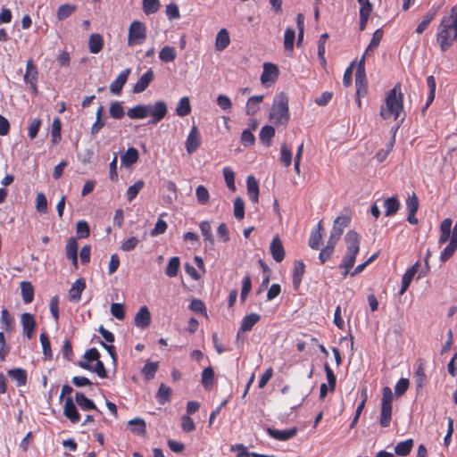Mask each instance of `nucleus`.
Instances as JSON below:
<instances>
[{
    "instance_id": "nucleus-1",
    "label": "nucleus",
    "mask_w": 457,
    "mask_h": 457,
    "mask_svg": "<svg viewBox=\"0 0 457 457\" xmlns=\"http://www.w3.org/2000/svg\"><path fill=\"white\" fill-rule=\"evenodd\" d=\"M453 7L449 14L444 15L437 27L436 41L442 52L447 51L457 42V14Z\"/></svg>"
},
{
    "instance_id": "nucleus-2",
    "label": "nucleus",
    "mask_w": 457,
    "mask_h": 457,
    "mask_svg": "<svg viewBox=\"0 0 457 457\" xmlns=\"http://www.w3.org/2000/svg\"><path fill=\"white\" fill-rule=\"evenodd\" d=\"M168 112L167 104L163 101H157L154 105L151 104H137L127 112L129 118L132 120L145 119L148 115L151 120L148 124H157L160 122Z\"/></svg>"
},
{
    "instance_id": "nucleus-3",
    "label": "nucleus",
    "mask_w": 457,
    "mask_h": 457,
    "mask_svg": "<svg viewBox=\"0 0 457 457\" xmlns=\"http://www.w3.org/2000/svg\"><path fill=\"white\" fill-rule=\"evenodd\" d=\"M403 96L400 92V85L396 84L386 95L385 106L381 107L380 115L384 120L394 117L397 120L403 111Z\"/></svg>"
},
{
    "instance_id": "nucleus-4",
    "label": "nucleus",
    "mask_w": 457,
    "mask_h": 457,
    "mask_svg": "<svg viewBox=\"0 0 457 457\" xmlns=\"http://www.w3.org/2000/svg\"><path fill=\"white\" fill-rule=\"evenodd\" d=\"M289 99L288 96L281 92L274 96L273 103L270 111L269 120L275 125L286 126L289 120Z\"/></svg>"
},
{
    "instance_id": "nucleus-5",
    "label": "nucleus",
    "mask_w": 457,
    "mask_h": 457,
    "mask_svg": "<svg viewBox=\"0 0 457 457\" xmlns=\"http://www.w3.org/2000/svg\"><path fill=\"white\" fill-rule=\"evenodd\" d=\"M146 38V28L145 24L139 21L131 22L129 29L128 45H141Z\"/></svg>"
},
{
    "instance_id": "nucleus-6",
    "label": "nucleus",
    "mask_w": 457,
    "mask_h": 457,
    "mask_svg": "<svg viewBox=\"0 0 457 457\" xmlns=\"http://www.w3.org/2000/svg\"><path fill=\"white\" fill-rule=\"evenodd\" d=\"M202 142L200 132L195 125H193L185 142L186 151L188 154H194Z\"/></svg>"
},
{
    "instance_id": "nucleus-7",
    "label": "nucleus",
    "mask_w": 457,
    "mask_h": 457,
    "mask_svg": "<svg viewBox=\"0 0 457 457\" xmlns=\"http://www.w3.org/2000/svg\"><path fill=\"white\" fill-rule=\"evenodd\" d=\"M278 73L279 71L277 65L270 62H265L261 75L262 83L264 85L268 83H274L278 77Z\"/></svg>"
},
{
    "instance_id": "nucleus-8",
    "label": "nucleus",
    "mask_w": 457,
    "mask_h": 457,
    "mask_svg": "<svg viewBox=\"0 0 457 457\" xmlns=\"http://www.w3.org/2000/svg\"><path fill=\"white\" fill-rule=\"evenodd\" d=\"M154 74L152 69H149L145 73H144L139 79L136 82L133 87V93L139 94L144 92L150 83L154 80Z\"/></svg>"
},
{
    "instance_id": "nucleus-9",
    "label": "nucleus",
    "mask_w": 457,
    "mask_h": 457,
    "mask_svg": "<svg viewBox=\"0 0 457 457\" xmlns=\"http://www.w3.org/2000/svg\"><path fill=\"white\" fill-rule=\"evenodd\" d=\"M134 323L137 327L144 329L151 323V313L146 306H142L136 313Z\"/></svg>"
},
{
    "instance_id": "nucleus-10",
    "label": "nucleus",
    "mask_w": 457,
    "mask_h": 457,
    "mask_svg": "<svg viewBox=\"0 0 457 457\" xmlns=\"http://www.w3.org/2000/svg\"><path fill=\"white\" fill-rule=\"evenodd\" d=\"M270 253L272 258L277 262H280L285 257V250L283 244L278 236H275L270 245Z\"/></svg>"
},
{
    "instance_id": "nucleus-11",
    "label": "nucleus",
    "mask_w": 457,
    "mask_h": 457,
    "mask_svg": "<svg viewBox=\"0 0 457 457\" xmlns=\"http://www.w3.org/2000/svg\"><path fill=\"white\" fill-rule=\"evenodd\" d=\"M130 74V69H126L121 71L118 77L111 83L110 91L114 95H120L122 87L126 84L128 78Z\"/></svg>"
},
{
    "instance_id": "nucleus-12",
    "label": "nucleus",
    "mask_w": 457,
    "mask_h": 457,
    "mask_svg": "<svg viewBox=\"0 0 457 457\" xmlns=\"http://www.w3.org/2000/svg\"><path fill=\"white\" fill-rule=\"evenodd\" d=\"M63 412L65 417L72 423H78L80 420V415L78 412L77 407L73 403L71 397H67L64 403Z\"/></svg>"
},
{
    "instance_id": "nucleus-13",
    "label": "nucleus",
    "mask_w": 457,
    "mask_h": 457,
    "mask_svg": "<svg viewBox=\"0 0 457 457\" xmlns=\"http://www.w3.org/2000/svg\"><path fill=\"white\" fill-rule=\"evenodd\" d=\"M267 433L269 436H270L272 438L279 440V441H286L292 437H294L297 433V428L294 427L290 429L286 430H278L271 428H267Z\"/></svg>"
},
{
    "instance_id": "nucleus-14",
    "label": "nucleus",
    "mask_w": 457,
    "mask_h": 457,
    "mask_svg": "<svg viewBox=\"0 0 457 457\" xmlns=\"http://www.w3.org/2000/svg\"><path fill=\"white\" fill-rule=\"evenodd\" d=\"M86 288L84 278H78L69 290V299L71 302L77 303L81 298V294Z\"/></svg>"
},
{
    "instance_id": "nucleus-15",
    "label": "nucleus",
    "mask_w": 457,
    "mask_h": 457,
    "mask_svg": "<svg viewBox=\"0 0 457 457\" xmlns=\"http://www.w3.org/2000/svg\"><path fill=\"white\" fill-rule=\"evenodd\" d=\"M21 321L23 328V333L26 337L30 339L33 335V331L36 328V320L31 313L25 312L21 314Z\"/></svg>"
},
{
    "instance_id": "nucleus-16",
    "label": "nucleus",
    "mask_w": 457,
    "mask_h": 457,
    "mask_svg": "<svg viewBox=\"0 0 457 457\" xmlns=\"http://www.w3.org/2000/svg\"><path fill=\"white\" fill-rule=\"evenodd\" d=\"M404 118L403 117L399 122V124L397 126H395V128L392 129V137L389 141V143L387 144L386 145V149L385 150H379L377 154H376V159L378 160V162H382L383 161H385L388 155V154L392 151L393 147H394V145H395V134L398 130V129L400 128V125L402 124V122L403 121Z\"/></svg>"
},
{
    "instance_id": "nucleus-17",
    "label": "nucleus",
    "mask_w": 457,
    "mask_h": 457,
    "mask_svg": "<svg viewBox=\"0 0 457 457\" xmlns=\"http://www.w3.org/2000/svg\"><path fill=\"white\" fill-rule=\"evenodd\" d=\"M345 240L346 243V251L358 252L360 251V237L354 230H349L345 236Z\"/></svg>"
},
{
    "instance_id": "nucleus-18",
    "label": "nucleus",
    "mask_w": 457,
    "mask_h": 457,
    "mask_svg": "<svg viewBox=\"0 0 457 457\" xmlns=\"http://www.w3.org/2000/svg\"><path fill=\"white\" fill-rule=\"evenodd\" d=\"M246 187L250 200L257 204L259 199V184L253 175L247 177Z\"/></svg>"
},
{
    "instance_id": "nucleus-19",
    "label": "nucleus",
    "mask_w": 457,
    "mask_h": 457,
    "mask_svg": "<svg viewBox=\"0 0 457 457\" xmlns=\"http://www.w3.org/2000/svg\"><path fill=\"white\" fill-rule=\"evenodd\" d=\"M230 44L229 33L226 29H221L216 35L215 49L217 51H223Z\"/></svg>"
},
{
    "instance_id": "nucleus-20",
    "label": "nucleus",
    "mask_w": 457,
    "mask_h": 457,
    "mask_svg": "<svg viewBox=\"0 0 457 457\" xmlns=\"http://www.w3.org/2000/svg\"><path fill=\"white\" fill-rule=\"evenodd\" d=\"M453 221L450 218L445 219L440 224V237L438 239L439 245L445 244L448 240L451 239V229H452Z\"/></svg>"
},
{
    "instance_id": "nucleus-21",
    "label": "nucleus",
    "mask_w": 457,
    "mask_h": 457,
    "mask_svg": "<svg viewBox=\"0 0 457 457\" xmlns=\"http://www.w3.org/2000/svg\"><path fill=\"white\" fill-rule=\"evenodd\" d=\"M139 158L138 151L134 147H129L120 157L121 165L129 167L136 163Z\"/></svg>"
},
{
    "instance_id": "nucleus-22",
    "label": "nucleus",
    "mask_w": 457,
    "mask_h": 457,
    "mask_svg": "<svg viewBox=\"0 0 457 457\" xmlns=\"http://www.w3.org/2000/svg\"><path fill=\"white\" fill-rule=\"evenodd\" d=\"M275 136V129L270 125H265L262 128L259 138L262 144L269 147L271 145L272 138Z\"/></svg>"
},
{
    "instance_id": "nucleus-23",
    "label": "nucleus",
    "mask_w": 457,
    "mask_h": 457,
    "mask_svg": "<svg viewBox=\"0 0 457 457\" xmlns=\"http://www.w3.org/2000/svg\"><path fill=\"white\" fill-rule=\"evenodd\" d=\"M129 427L133 434L137 436H145L146 433L145 421L141 418H135L128 422Z\"/></svg>"
},
{
    "instance_id": "nucleus-24",
    "label": "nucleus",
    "mask_w": 457,
    "mask_h": 457,
    "mask_svg": "<svg viewBox=\"0 0 457 457\" xmlns=\"http://www.w3.org/2000/svg\"><path fill=\"white\" fill-rule=\"evenodd\" d=\"M24 81L29 84L37 82V70L33 63L32 59H29L26 63V72L24 74Z\"/></svg>"
},
{
    "instance_id": "nucleus-25",
    "label": "nucleus",
    "mask_w": 457,
    "mask_h": 457,
    "mask_svg": "<svg viewBox=\"0 0 457 457\" xmlns=\"http://www.w3.org/2000/svg\"><path fill=\"white\" fill-rule=\"evenodd\" d=\"M75 401L82 410H85V411L96 410L101 413V411L96 408L94 402L92 400H90L89 398L86 397L83 393L77 392L75 394Z\"/></svg>"
},
{
    "instance_id": "nucleus-26",
    "label": "nucleus",
    "mask_w": 457,
    "mask_h": 457,
    "mask_svg": "<svg viewBox=\"0 0 457 457\" xmlns=\"http://www.w3.org/2000/svg\"><path fill=\"white\" fill-rule=\"evenodd\" d=\"M199 227L204 237L205 246L212 248L214 244V239L212 234V228L210 222L207 220L202 221Z\"/></svg>"
},
{
    "instance_id": "nucleus-27",
    "label": "nucleus",
    "mask_w": 457,
    "mask_h": 457,
    "mask_svg": "<svg viewBox=\"0 0 457 457\" xmlns=\"http://www.w3.org/2000/svg\"><path fill=\"white\" fill-rule=\"evenodd\" d=\"M104 46L103 37L100 34H91L88 40V49L91 54H98Z\"/></svg>"
},
{
    "instance_id": "nucleus-28",
    "label": "nucleus",
    "mask_w": 457,
    "mask_h": 457,
    "mask_svg": "<svg viewBox=\"0 0 457 457\" xmlns=\"http://www.w3.org/2000/svg\"><path fill=\"white\" fill-rule=\"evenodd\" d=\"M357 253L358 252L346 251L342 262L339 265L340 268L345 269L343 276H346L350 270L353 267Z\"/></svg>"
},
{
    "instance_id": "nucleus-29",
    "label": "nucleus",
    "mask_w": 457,
    "mask_h": 457,
    "mask_svg": "<svg viewBox=\"0 0 457 457\" xmlns=\"http://www.w3.org/2000/svg\"><path fill=\"white\" fill-rule=\"evenodd\" d=\"M21 293L25 303H30L34 299V287L29 281L21 282Z\"/></svg>"
},
{
    "instance_id": "nucleus-30",
    "label": "nucleus",
    "mask_w": 457,
    "mask_h": 457,
    "mask_svg": "<svg viewBox=\"0 0 457 457\" xmlns=\"http://www.w3.org/2000/svg\"><path fill=\"white\" fill-rule=\"evenodd\" d=\"M384 207L385 215L386 217L393 216L398 212L400 208V203L396 196H392L385 200Z\"/></svg>"
},
{
    "instance_id": "nucleus-31",
    "label": "nucleus",
    "mask_w": 457,
    "mask_h": 457,
    "mask_svg": "<svg viewBox=\"0 0 457 457\" xmlns=\"http://www.w3.org/2000/svg\"><path fill=\"white\" fill-rule=\"evenodd\" d=\"M304 271L305 266L303 262L302 261H295L293 271V284L295 288L299 287Z\"/></svg>"
},
{
    "instance_id": "nucleus-32",
    "label": "nucleus",
    "mask_w": 457,
    "mask_h": 457,
    "mask_svg": "<svg viewBox=\"0 0 457 457\" xmlns=\"http://www.w3.org/2000/svg\"><path fill=\"white\" fill-rule=\"evenodd\" d=\"M191 112L190 101L187 96H183L176 106V114L179 117H185Z\"/></svg>"
},
{
    "instance_id": "nucleus-33",
    "label": "nucleus",
    "mask_w": 457,
    "mask_h": 457,
    "mask_svg": "<svg viewBox=\"0 0 457 457\" xmlns=\"http://www.w3.org/2000/svg\"><path fill=\"white\" fill-rule=\"evenodd\" d=\"M260 315L257 313H250L244 317L242 322L240 330L242 331H249L253 328V327L260 320Z\"/></svg>"
},
{
    "instance_id": "nucleus-34",
    "label": "nucleus",
    "mask_w": 457,
    "mask_h": 457,
    "mask_svg": "<svg viewBox=\"0 0 457 457\" xmlns=\"http://www.w3.org/2000/svg\"><path fill=\"white\" fill-rule=\"evenodd\" d=\"M8 375L12 379L17 381L19 386L26 385L27 373L25 370L21 368L12 369L8 371Z\"/></svg>"
},
{
    "instance_id": "nucleus-35",
    "label": "nucleus",
    "mask_w": 457,
    "mask_h": 457,
    "mask_svg": "<svg viewBox=\"0 0 457 457\" xmlns=\"http://www.w3.org/2000/svg\"><path fill=\"white\" fill-rule=\"evenodd\" d=\"M413 440L412 439H407L405 441L399 442L395 446V453L398 456H406L410 453L413 447Z\"/></svg>"
},
{
    "instance_id": "nucleus-36",
    "label": "nucleus",
    "mask_w": 457,
    "mask_h": 457,
    "mask_svg": "<svg viewBox=\"0 0 457 457\" xmlns=\"http://www.w3.org/2000/svg\"><path fill=\"white\" fill-rule=\"evenodd\" d=\"M177 53L173 46H165L159 52V58L163 62H171L176 59Z\"/></svg>"
},
{
    "instance_id": "nucleus-37",
    "label": "nucleus",
    "mask_w": 457,
    "mask_h": 457,
    "mask_svg": "<svg viewBox=\"0 0 457 457\" xmlns=\"http://www.w3.org/2000/svg\"><path fill=\"white\" fill-rule=\"evenodd\" d=\"M40 344L43 349V354L46 360L53 359V353L51 349V344L49 340V337L46 333L43 332L39 337Z\"/></svg>"
},
{
    "instance_id": "nucleus-38",
    "label": "nucleus",
    "mask_w": 457,
    "mask_h": 457,
    "mask_svg": "<svg viewBox=\"0 0 457 457\" xmlns=\"http://www.w3.org/2000/svg\"><path fill=\"white\" fill-rule=\"evenodd\" d=\"M76 5L69 4L60 5L57 9L56 18L59 21L65 20L66 18L70 17L76 11Z\"/></svg>"
},
{
    "instance_id": "nucleus-39",
    "label": "nucleus",
    "mask_w": 457,
    "mask_h": 457,
    "mask_svg": "<svg viewBox=\"0 0 457 457\" xmlns=\"http://www.w3.org/2000/svg\"><path fill=\"white\" fill-rule=\"evenodd\" d=\"M180 266V260L179 257L174 256L170 258L168 262V265L165 269V274L170 278H174L177 276Z\"/></svg>"
},
{
    "instance_id": "nucleus-40",
    "label": "nucleus",
    "mask_w": 457,
    "mask_h": 457,
    "mask_svg": "<svg viewBox=\"0 0 457 457\" xmlns=\"http://www.w3.org/2000/svg\"><path fill=\"white\" fill-rule=\"evenodd\" d=\"M171 396V389L165 386L164 384H161L159 389L157 391V400L160 404H164L165 403L170 400Z\"/></svg>"
},
{
    "instance_id": "nucleus-41",
    "label": "nucleus",
    "mask_w": 457,
    "mask_h": 457,
    "mask_svg": "<svg viewBox=\"0 0 457 457\" xmlns=\"http://www.w3.org/2000/svg\"><path fill=\"white\" fill-rule=\"evenodd\" d=\"M392 419V406L381 405L379 423L383 428H387L390 425Z\"/></svg>"
},
{
    "instance_id": "nucleus-42",
    "label": "nucleus",
    "mask_w": 457,
    "mask_h": 457,
    "mask_svg": "<svg viewBox=\"0 0 457 457\" xmlns=\"http://www.w3.org/2000/svg\"><path fill=\"white\" fill-rule=\"evenodd\" d=\"M214 379V370L209 366L204 369L202 372V384L205 389H209Z\"/></svg>"
},
{
    "instance_id": "nucleus-43",
    "label": "nucleus",
    "mask_w": 457,
    "mask_h": 457,
    "mask_svg": "<svg viewBox=\"0 0 457 457\" xmlns=\"http://www.w3.org/2000/svg\"><path fill=\"white\" fill-rule=\"evenodd\" d=\"M456 249H457V241H455L454 239H450L449 244L444 249V251L441 253V255H440L441 262H445L446 261H448L453 256V254L454 253Z\"/></svg>"
},
{
    "instance_id": "nucleus-44",
    "label": "nucleus",
    "mask_w": 457,
    "mask_h": 457,
    "mask_svg": "<svg viewBox=\"0 0 457 457\" xmlns=\"http://www.w3.org/2000/svg\"><path fill=\"white\" fill-rule=\"evenodd\" d=\"M355 87L358 95H361V91L366 93V72L355 71Z\"/></svg>"
},
{
    "instance_id": "nucleus-45",
    "label": "nucleus",
    "mask_w": 457,
    "mask_h": 457,
    "mask_svg": "<svg viewBox=\"0 0 457 457\" xmlns=\"http://www.w3.org/2000/svg\"><path fill=\"white\" fill-rule=\"evenodd\" d=\"M382 37H383V31L380 29H377L373 33L372 38H371L368 47L365 50V54H369L370 52H372L373 50H375L378 46Z\"/></svg>"
},
{
    "instance_id": "nucleus-46",
    "label": "nucleus",
    "mask_w": 457,
    "mask_h": 457,
    "mask_svg": "<svg viewBox=\"0 0 457 457\" xmlns=\"http://www.w3.org/2000/svg\"><path fill=\"white\" fill-rule=\"evenodd\" d=\"M295 32L292 28H287L284 36V47L286 51H293Z\"/></svg>"
},
{
    "instance_id": "nucleus-47",
    "label": "nucleus",
    "mask_w": 457,
    "mask_h": 457,
    "mask_svg": "<svg viewBox=\"0 0 457 457\" xmlns=\"http://www.w3.org/2000/svg\"><path fill=\"white\" fill-rule=\"evenodd\" d=\"M144 185L145 182L140 179L127 189L126 195L129 202H131L137 196L139 191L144 187Z\"/></svg>"
},
{
    "instance_id": "nucleus-48",
    "label": "nucleus",
    "mask_w": 457,
    "mask_h": 457,
    "mask_svg": "<svg viewBox=\"0 0 457 457\" xmlns=\"http://www.w3.org/2000/svg\"><path fill=\"white\" fill-rule=\"evenodd\" d=\"M158 369V362L146 361L142 373L146 380H151L154 378V374Z\"/></svg>"
},
{
    "instance_id": "nucleus-49",
    "label": "nucleus",
    "mask_w": 457,
    "mask_h": 457,
    "mask_svg": "<svg viewBox=\"0 0 457 457\" xmlns=\"http://www.w3.org/2000/svg\"><path fill=\"white\" fill-rule=\"evenodd\" d=\"M280 161L285 167L290 166L292 162V152L286 143L281 145Z\"/></svg>"
},
{
    "instance_id": "nucleus-50",
    "label": "nucleus",
    "mask_w": 457,
    "mask_h": 457,
    "mask_svg": "<svg viewBox=\"0 0 457 457\" xmlns=\"http://www.w3.org/2000/svg\"><path fill=\"white\" fill-rule=\"evenodd\" d=\"M195 195L200 204L205 205L209 203L210 195L204 186H198L195 189Z\"/></svg>"
},
{
    "instance_id": "nucleus-51",
    "label": "nucleus",
    "mask_w": 457,
    "mask_h": 457,
    "mask_svg": "<svg viewBox=\"0 0 457 457\" xmlns=\"http://www.w3.org/2000/svg\"><path fill=\"white\" fill-rule=\"evenodd\" d=\"M160 8L159 0H143V11L145 14L155 13Z\"/></svg>"
},
{
    "instance_id": "nucleus-52",
    "label": "nucleus",
    "mask_w": 457,
    "mask_h": 457,
    "mask_svg": "<svg viewBox=\"0 0 457 457\" xmlns=\"http://www.w3.org/2000/svg\"><path fill=\"white\" fill-rule=\"evenodd\" d=\"M109 112L113 119H121L124 116V109L120 102L112 103L109 108Z\"/></svg>"
},
{
    "instance_id": "nucleus-53",
    "label": "nucleus",
    "mask_w": 457,
    "mask_h": 457,
    "mask_svg": "<svg viewBox=\"0 0 457 457\" xmlns=\"http://www.w3.org/2000/svg\"><path fill=\"white\" fill-rule=\"evenodd\" d=\"M223 175H224V179H225L226 185L228 187V189L231 191H235L236 186H235L234 171L231 169L225 167L223 169Z\"/></svg>"
},
{
    "instance_id": "nucleus-54",
    "label": "nucleus",
    "mask_w": 457,
    "mask_h": 457,
    "mask_svg": "<svg viewBox=\"0 0 457 457\" xmlns=\"http://www.w3.org/2000/svg\"><path fill=\"white\" fill-rule=\"evenodd\" d=\"M234 215L237 220L245 217V204L241 197H237L234 201Z\"/></svg>"
},
{
    "instance_id": "nucleus-55",
    "label": "nucleus",
    "mask_w": 457,
    "mask_h": 457,
    "mask_svg": "<svg viewBox=\"0 0 457 457\" xmlns=\"http://www.w3.org/2000/svg\"><path fill=\"white\" fill-rule=\"evenodd\" d=\"M110 312L113 317L119 320H122L125 318L124 306L121 303H113L111 304Z\"/></svg>"
},
{
    "instance_id": "nucleus-56",
    "label": "nucleus",
    "mask_w": 457,
    "mask_h": 457,
    "mask_svg": "<svg viewBox=\"0 0 457 457\" xmlns=\"http://www.w3.org/2000/svg\"><path fill=\"white\" fill-rule=\"evenodd\" d=\"M36 209L40 213L47 211V200L44 193H37L36 197Z\"/></svg>"
},
{
    "instance_id": "nucleus-57",
    "label": "nucleus",
    "mask_w": 457,
    "mask_h": 457,
    "mask_svg": "<svg viewBox=\"0 0 457 457\" xmlns=\"http://www.w3.org/2000/svg\"><path fill=\"white\" fill-rule=\"evenodd\" d=\"M67 258L78 254V242L75 237H70L65 246Z\"/></svg>"
},
{
    "instance_id": "nucleus-58",
    "label": "nucleus",
    "mask_w": 457,
    "mask_h": 457,
    "mask_svg": "<svg viewBox=\"0 0 457 457\" xmlns=\"http://www.w3.org/2000/svg\"><path fill=\"white\" fill-rule=\"evenodd\" d=\"M77 234L79 238H87L89 236L90 228L85 220H79L76 225Z\"/></svg>"
},
{
    "instance_id": "nucleus-59",
    "label": "nucleus",
    "mask_w": 457,
    "mask_h": 457,
    "mask_svg": "<svg viewBox=\"0 0 457 457\" xmlns=\"http://www.w3.org/2000/svg\"><path fill=\"white\" fill-rule=\"evenodd\" d=\"M252 288V281L251 277L249 275H246L242 282V289L240 294V299L242 302H245L248 293L250 292Z\"/></svg>"
},
{
    "instance_id": "nucleus-60",
    "label": "nucleus",
    "mask_w": 457,
    "mask_h": 457,
    "mask_svg": "<svg viewBox=\"0 0 457 457\" xmlns=\"http://www.w3.org/2000/svg\"><path fill=\"white\" fill-rule=\"evenodd\" d=\"M189 309L192 312L203 313L207 317V312L204 302L200 299H193L189 304Z\"/></svg>"
},
{
    "instance_id": "nucleus-61",
    "label": "nucleus",
    "mask_w": 457,
    "mask_h": 457,
    "mask_svg": "<svg viewBox=\"0 0 457 457\" xmlns=\"http://www.w3.org/2000/svg\"><path fill=\"white\" fill-rule=\"evenodd\" d=\"M406 208L408 212H417L419 209V200L415 193L409 195L406 199Z\"/></svg>"
},
{
    "instance_id": "nucleus-62",
    "label": "nucleus",
    "mask_w": 457,
    "mask_h": 457,
    "mask_svg": "<svg viewBox=\"0 0 457 457\" xmlns=\"http://www.w3.org/2000/svg\"><path fill=\"white\" fill-rule=\"evenodd\" d=\"M1 324L5 331L12 330V318L8 310L4 309L1 312Z\"/></svg>"
},
{
    "instance_id": "nucleus-63",
    "label": "nucleus",
    "mask_w": 457,
    "mask_h": 457,
    "mask_svg": "<svg viewBox=\"0 0 457 457\" xmlns=\"http://www.w3.org/2000/svg\"><path fill=\"white\" fill-rule=\"evenodd\" d=\"M51 135L54 143H57L61 139V122L58 118L53 121Z\"/></svg>"
},
{
    "instance_id": "nucleus-64",
    "label": "nucleus",
    "mask_w": 457,
    "mask_h": 457,
    "mask_svg": "<svg viewBox=\"0 0 457 457\" xmlns=\"http://www.w3.org/2000/svg\"><path fill=\"white\" fill-rule=\"evenodd\" d=\"M409 387V380L407 378H400L395 386V394L396 396L403 395Z\"/></svg>"
}]
</instances>
